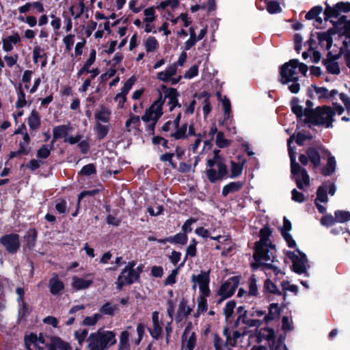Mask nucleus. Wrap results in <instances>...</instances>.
<instances>
[{"label":"nucleus","instance_id":"nucleus-11","mask_svg":"<svg viewBox=\"0 0 350 350\" xmlns=\"http://www.w3.org/2000/svg\"><path fill=\"white\" fill-rule=\"evenodd\" d=\"M192 323L189 322L181 337L182 350H193L197 343V336L192 330Z\"/></svg>","mask_w":350,"mask_h":350},{"label":"nucleus","instance_id":"nucleus-16","mask_svg":"<svg viewBox=\"0 0 350 350\" xmlns=\"http://www.w3.org/2000/svg\"><path fill=\"white\" fill-rule=\"evenodd\" d=\"M275 338V332L272 328L270 327H265L260 329L257 334V341L258 342L266 340L269 342L271 350H278V349L281 347V345H278L277 346L274 347Z\"/></svg>","mask_w":350,"mask_h":350},{"label":"nucleus","instance_id":"nucleus-37","mask_svg":"<svg viewBox=\"0 0 350 350\" xmlns=\"http://www.w3.org/2000/svg\"><path fill=\"white\" fill-rule=\"evenodd\" d=\"M243 170V163H237L234 161L230 163V178H234L241 176Z\"/></svg>","mask_w":350,"mask_h":350},{"label":"nucleus","instance_id":"nucleus-24","mask_svg":"<svg viewBox=\"0 0 350 350\" xmlns=\"http://www.w3.org/2000/svg\"><path fill=\"white\" fill-rule=\"evenodd\" d=\"M49 287L50 292L53 295H57L64 288V283L59 279L57 275H54L52 278L50 279L49 282Z\"/></svg>","mask_w":350,"mask_h":350},{"label":"nucleus","instance_id":"nucleus-18","mask_svg":"<svg viewBox=\"0 0 350 350\" xmlns=\"http://www.w3.org/2000/svg\"><path fill=\"white\" fill-rule=\"evenodd\" d=\"M25 343L28 350H43L44 339L42 334L38 336L31 333L25 336Z\"/></svg>","mask_w":350,"mask_h":350},{"label":"nucleus","instance_id":"nucleus-48","mask_svg":"<svg viewBox=\"0 0 350 350\" xmlns=\"http://www.w3.org/2000/svg\"><path fill=\"white\" fill-rule=\"evenodd\" d=\"M17 100L16 102V107L17 108H22L27 104V100L25 99V94L22 90L21 86H19L17 90Z\"/></svg>","mask_w":350,"mask_h":350},{"label":"nucleus","instance_id":"nucleus-3","mask_svg":"<svg viewBox=\"0 0 350 350\" xmlns=\"http://www.w3.org/2000/svg\"><path fill=\"white\" fill-rule=\"evenodd\" d=\"M88 341L90 350H105L116 342V334L112 331L99 329L90 335Z\"/></svg>","mask_w":350,"mask_h":350},{"label":"nucleus","instance_id":"nucleus-64","mask_svg":"<svg viewBox=\"0 0 350 350\" xmlns=\"http://www.w3.org/2000/svg\"><path fill=\"white\" fill-rule=\"evenodd\" d=\"M292 200L296 202L302 203L305 201L306 198L304 195L297 191L295 189H293L291 191Z\"/></svg>","mask_w":350,"mask_h":350},{"label":"nucleus","instance_id":"nucleus-23","mask_svg":"<svg viewBox=\"0 0 350 350\" xmlns=\"http://www.w3.org/2000/svg\"><path fill=\"white\" fill-rule=\"evenodd\" d=\"M198 100H202V111L204 116L206 117L211 111V103L209 100L210 96L206 92H202L196 94L194 96Z\"/></svg>","mask_w":350,"mask_h":350},{"label":"nucleus","instance_id":"nucleus-44","mask_svg":"<svg viewBox=\"0 0 350 350\" xmlns=\"http://www.w3.org/2000/svg\"><path fill=\"white\" fill-rule=\"evenodd\" d=\"M179 5V0H165L161 1L157 6L158 10H165L170 8L172 10L176 9Z\"/></svg>","mask_w":350,"mask_h":350},{"label":"nucleus","instance_id":"nucleus-1","mask_svg":"<svg viewBox=\"0 0 350 350\" xmlns=\"http://www.w3.org/2000/svg\"><path fill=\"white\" fill-rule=\"evenodd\" d=\"M271 230L269 227H264L260 230V240L256 243L254 258L259 264L263 265L267 275L272 271L275 275L281 271L273 264L275 258V248L269 240Z\"/></svg>","mask_w":350,"mask_h":350},{"label":"nucleus","instance_id":"nucleus-7","mask_svg":"<svg viewBox=\"0 0 350 350\" xmlns=\"http://www.w3.org/2000/svg\"><path fill=\"white\" fill-rule=\"evenodd\" d=\"M135 265L136 262L135 261H130L122 271L116 282L117 288L119 290H121L124 285L131 284L139 278L142 271V267L139 266L136 269H134Z\"/></svg>","mask_w":350,"mask_h":350},{"label":"nucleus","instance_id":"nucleus-63","mask_svg":"<svg viewBox=\"0 0 350 350\" xmlns=\"http://www.w3.org/2000/svg\"><path fill=\"white\" fill-rule=\"evenodd\" d=\"M198 242L195 239H192L189 245L187 247V256L193 257L196 254V245Z\"/></svg>","mask_w":350,"mask_h":350},{"label":"nucleus","instance_id":"nucleus-50","mask_svg":"<svg viewBox=\"0 0 350 350\" xmlns=\"http://www.w3.org/2000/svg\"><path fill=\"white\" fill-rule=\"evenodd\" d=\"M109 130V125H103L100 122H97L96 125V132L98 137L101 139H103L108 133Z\"/></svg>","mask_w":350,"mask_h":350},{"label":"nucleus","instance_id":"nucleus-35","mask_svg":"<svg viewBox=\"0 0 350 350\" xmlns=\"http://www.w3.org/2000/svg\"><path fill=\"white\" fill-rule=\"evenodd\" d=\"M28 124L31 129H37L40 125V118L39 113L33 110L31 111L29 118Z\"/></svg>","mask_w":350,"mask_h":350},{"label":"nucleus","instance_id":"nucleus-17","mask_svg":"<svg viewBox=\"0 0 350 350\" xmlns=\"http://www.w3.org/2000/svg\"><path fill=\"white\" fill-rule=\"evenodd\" d=\"M0 243L9 253H16L20 247L19 237L16 234H10L2 237Z\"/></svg>","mask_w":350,"mask_h":350},{"label":"nucleus","instance_id":"nucleus-13","mask_svg":"<svg viewBox=\"0 0 350 350\" xmlns=\"http://www.w3.org/2000/svg\"><path fill=\"white\" fill-rule=\"evenodd\" d=\"M349 11L350 3L348 2H339L333 7L327 4L324 10L325 19L336 18L341 12L347 13Z\"/></svg>","mask_w":350,"mask_h":350},{"label":"nucleus","instance_id":"nucleus-54","mask_svg":"<svg viewBox=\"0 0 350 350\" xmlns=\"http://www.w3.org/2000/svg\"><path fill=\"white\" fill-rule=\"evenodd\" d=\"M144 14L145 16L144 22H153L156 19L155 11L153 7L145 9L144 10Z\"/></svg>","mask_w":350,"mask_h":350},{"label":"nucleus","instance_id":"nucleus-8","mask_svg":"<svg viewBox=\"0 0 350 350\" xmlns=\"http://www.w3.org/2000/svg\"><path fill=\"white\" fill-rule=\"evenodd\" d=\"M165 98L160 94L159 98L155 100L151 106L146 109L145 114L142 117V120L146 122H150V129L153 130L157 120L163 115V105Z\"/></svg>","mask_w":350,"mask_h":350},{"label":"nucleus","instance_id":"nucleus-22","mask_svg":"<svg viewBox=\"0 0 350 350\" xmlns=\"http://www.w3.org/2000/svg\"><path fill=\"white\" fill-rule=\"evenodd\" d=\"M162 88L165 90V97L169 98V105H170V109L172 111L176 105L180 107L178 103V95L177 90L174 88H167L165 85H162Z\"/></svg>","mask_w":350,"mask_h":350},{"label":"nucleus","instance_id":"nucleus-52","mask_svg":"<svg viewBox=\"0 0 350 350\" xmlns=\"http://www.w3.org/2000/svg\"><path fill=\"white\" fill-rule=\"evenodd\" d=\"M327 70L333 75H338L340 73V68L338 64L333 60L327 61L325 62Z\"/></svg>","mask_w":350,"mask_h":350},{"label":"nucleus","instance_id":"nucleus-56","mask_svg":"<svg viewBox=\"0 0 350 350\" xmlns=\"http://www.w3.org/2000/svg\"><path fill=\"white\" fill-rule=\"evenodd\" d=\"M235 306L236 303L234 301H229L226 303L224 308V314L226 319L232 317Z\"/></svg>","mask_w":350,"mask_h":350},{"label":"nucleus","instance_id":"nucleus-29","mask_svg":"<svg viewBox=\"0 0 350 350\" xmlns=\"http://www.w3.org/2000/svg\"><path fill=\"white\" fill-rule=\"evenodd\" d=\"M280 313V309L278 304L273 303L271 304L269 308V313L265 315L263 321L267 323L270 321L275 319L277 318Z\"/></svg>","mask_w":350,"mask_h":350},{"label":"nucleus","instance_id":"nucleus-57","mask_svg":"<svg viewBox=\"0 0 350 350\" xmlns=\"http://www.w3.org/2000/svg\"><path fill=\"white\" fill-rule=\"evenodd\" d=\"M146 330V326L143 323H139L137 326V338L134 339V343L135 345H139L140 342L142 341L143 336L145 334Z\"/></svg>","mask_w":350,"mask_h":350},{"label":"nucleus","instance_id":"nucleus-47","mask_svg":"<svg viewBox=\"0 0 350 350\" xmlns=\"http://www.w3.org/2000/svg\"><path fill=\"white\" fill-rule=\"evenodd\" d=\"M319 42L323 46L329 50L332 44V39L331 36L327 33H322L319 36Z\"/></svg>","mask_w":350,"mask_h":350},{"label":"nucleus","instance_id":"nucleus-14","mask_svg":"<svg viewBox=\"0 0 350 350\" xmlns=\"http://www.w3.org/2000/svg\"><path fill=\"white\" fill-rule=\"evenodd\" d=\"M94 283V274L88 273L83 277L74 275L72 277L71 286L75 291H82L89 288Z\"/></svg>","mask_w":350,"mask_h":350},{"label":"nucleus","instance_id":"nucleus-6","mask_svg":"<svg viewBox=\"0 0 350 350\" xmlns=\"http://www.w3.org/2000/svg\"><path fill=\"white\" fill-rule=\"evenodd\" d=\"M297 68L304 75H306L308 72V66L304 63H300L297 59H291L284 64L280 71V82L283 84H287L291 81H297Z\"/></svg>","mask_w":350,"mask_h":350},{"label":"nucleus","instance_id":"nucleus-5","mask_svg":"<svg viewBox=\"0 0 350 350\" xmlns=\"http://www.w3.org/2000/svg\"><path fill=\"white\" fill-rule=\"evenodd\" d=\"M219 150H214V157L207 161L206 171L208 179L211 183L223 179L228 173L224 160L219 155Z\"/></svg>","mask_w":350,"mask_h":350},{"label":"nucleus","instance_id":"nucleus-26","mask_svg":"<svg viewBox=\"0 0 350 350\" xmlns=\"http://www.w3.org/2000/svg\"><path fill=\"white\" fill-rule=\"evenodd\" d=\"M143 44L147 53H154L159 48V43L155 37L149 36L144 40Z\"/></svg>","mask_w":350,"mask_h":350},{"label":"nucleus","instance_id":"nucleus-4","mask_svg":"<svg viewBox=\"0 0 350 350\" xmlns=\"http://www.w3.org/2000/svg\"><path fill=\"white\" fill-rule=\"evenodd\" d=\"M294 136H291L288 139V153L291 159V173L293 178L296 181L297 186L300 189H304L305 187L309 185L310 177L306 170L302 168L299 163L296 162L295 152L291 147Z\"/></svg>","mask_w":350,"mask_h":350},{"label":"nucleus","instance_id":"nucleus-15","mask_svg":"<svg viewBox=\"0 0 350 350\" xmlns=\"http://www.w3.org/2000/svg\"><path fill=\"white\" fill-rule=\"evenodd\" d=\"M239 284V278L238 277H232L226 280L220 287L219 295L223 299L232 296Z\"/></svg>","mask_w":350,"mask_h":350},{"label":"nucleus","instance_id":"nucleus-21","mask_svg":"<svg viewBox=\"0 0 350 350\" xmlns=\"http://www.w3.org/2000/svg\"><path fill=\"white\" fill-rule=\"evenodd\" d=\"M21 40L18 33L14 32L12 35L3 39V49L6 52H10L13 49V45L16 44Z\"/></svg>","mask_w":350,"mask_h":350},{"label":"nucleus","instance_id":"nucleus-43","mask_svg":"<svg viewBox=\"0 0 350 350\" xmlns=\"http://www.w3.org/2000/svg\"><path fill=\"white\" fill-rule=\"evenodd\" d=\"M323 8L321 6H315L312 8L306 14V18L307 20H312L316 18L317 21L321 22V18L318 17L322 12Z\"/></svg>","mask_w":350,"mask_h":350},{"label":"nucleus","instance_id":"nucleus-62","mask_svg":"<svg viewBox=\"0 0 350 350\" xmlns=\"http://www.w3.org/2000/svg\"><path fill=\"white\" fill-rule=\"evenodd\" d=\"M135 81V79L134 77H131L130 79H129L124 84V86L122 88L121 93H122L124 95H127V94L134 85Z\"/></svg>","mask_w":350,"mask_h":350},{"label":"nucleus","instance_id":"nucleus-42","mask_svg":"<svg viewBox=\"0 0 350 350\" xmlns=\"http://www.w3.org/2000/svg\"><path fill=\"white\" fill-rule=\"evenodd\" d=\"M85 5L83 2H79L77 4L73 5L70 8V12L75 18H79L84 12Z\"/></svg>","mask_w":350,"mask_h":350},{"label":"nucleus","instance_id":"nucleus-40","mask_svg":"<svg viewBox=\"0 0 350 350\" xmlns=\"http://www.w3.org/2000/svg\"><path fill=\"white\" fill-rule=\"evenodd\" d=\"M119 308L118 304H112L109 302L105 304L100 309L101 313L107 315H113Z\"/></svg>","mask_w":350,"mask_h":350},{"label":"nucleus","instance_id":"nucleus-60","mask_svg":"<svg viewBox=\"0 0 350 350\" xmlns=\"http://www.w3.org/2000/svg\"><path fill=\"white\" fill-rule=\"evenodd\" d=\"M228 140L225 139L222 132H218L216 135V144L219 148H224L229 145Z\"/></svg>","mask_w":350,"mask_h":350},{"label":"nucleus","instance_id":"nucleus-25","mask_svg":"<svg viewBox=\"0 0 350 350\" xmlns=\"http://www.w3.org/2000/svg\"><path fill=\"white\" fill-rule=\"evenodd\" d=\"M47 350H68V344L63 341L60 338L54 336L51 339V342L46 345Z\"/></svg>","mask_w":350,"mask_h":350},{"label":"nucleus","instance_id":"nucleus-39","mask_svg":"<svg viewBox=\"0 0 350 350\" xmlns=\"http://www.w3.org/2000/svg\"><path fill=\"white\" fill-rule=\"evenodd\" d=\"M140 124V119L139 116H131L126 122L125 126L128 132L137 130Z\"/></svg>","mask_w":350,"mask_h":350},{"label":"nucleus","instance_id":"nucleus-36","mask_svg":"<svg viewBox=\"0 0 350 350\" xmlns=\"http://www.w3.org/2000/svg\"><path fill=\"white\" fill-rule=\"evenodd\" d=\"M218 97L219 98L220 100L222 103L223 109L224 111V120L226 121L231 118V105L230 100L227 98L226 96L222 98L220 94H218Z\"/></svg>","mask_w":350,"mask_h":350},{"label":"nucleus","instance_id":"nucleus-38","mask_svg":"<svg viewBox=\"0 0 350 350\" xmlns=\"http://www.w3.org/2000/svg\"><path fill=\"white\" fill-rule=\"evenodd\" d=\"M69 128L66 125H60L55 126L53 131V139L59 138L66 137L68 133Z\"/></svg>","mask_w":350,"mask_h":350},{"label":"nucleus","instance_id":"nucleus-28","mask_svg":"<svg viewBox=\"0 0 350 350\" xmlns=\"http://www.w3.org/2000/svg\"><path fill=\"white\" fill-rule=\"evenodd\" d=\"M191 310L192 309L187 305L186 301L185 299H182L178 305V309L176 320L180 322L184 318L187 317L189 314H190Z\"/></svg>","mask_w":350,"mask_h":350},{"label":"nucleus","instance_id":"nucleus-49","mask_svg":"<svg viewBox=\"0 0 350 350\" xmlns=\"http://www.w3.org/2000/svg\"><path fill=\"white\" fill-rule=\"evenodd\" d=\"M267 10L269 14H278L282 12V8L278 1H271L267 3Z\"/></svg>","mask_w":350,"mask_h":350},{"label":"nucleus","instance_id":"nucleus-46","mask_svg":"<svg viewBox=\"0 0 350 350\" xmlns=\"http://www.w3.org/2000/svg\"><path fill=\"white\" fill-rule=\"evenodd\" d=\"M187 241V236L185 233H178L168 237V243L185 245Z\"/></svg>","mask_w":350,"mask_h":350},{"label":"nucleus","instance_id":"nucleus-2","mask_svg":"<svg viewBox=\"0 0 350 350\" xmlns=\"http://www.w3.org/2000/svg\"><path fill=\"white\" fill-rule=\"evenodd\" d=\"M291 105L292 111L297 118H303L306 123L322 125L327 128L332 126L334 112L330 107H319L314 110L303 109L302 106L299 104V100L296 98L292 100Z\"/></svg>","mask_w":350,"mask_h":350},{"label":"nucleus","instance_id":"nucleus-55","mask_svg":"<svg viewBox=\"0 0 350 350\" xmlns=\"http://www.w3.org/2000/svg\"><path fill=\"white\" fill-rule=\"evenodd\" d=\"M101 318V314H94L91 317H86L83 321V325L86 326H93L96 324L98 320Z\"/></svg>","mask_w":350,"mask_h":350},{"label":"nucleus","instance_id":"nucleus-34","mask_svg":"<svg viewBox=\"0 0 350 350\" xmlns=\"http://www.w3.org/2000/svg\"><path fill=\"white\" fill-rule=\"evenodd\" d=\"M209 295H200L197 299L198 309L196 313L194 314L196 317H198L201 313L205 312L207 310V301L206 297Z\"/></svg>","mask_w":350,"mask_h":350},{"label":"nucleus","instance_id":"nucleus-41","mask_svg":"<svg viewBox=\"0 0 350 350\" xmlns=\"http://www.w3.org/2000/svg\"><path fill=\"white\" fill-rule=\"evenodd\" d=\"M327 184L325 183L322 186H320L318 188L317 192V199L315 201L320 202H327L328 201V198L327 196Z\"/></svg>","mask_w":350,"mask_h":350},{"label":"nucleus","instance_id":"nucleus-20","mask_svg":"<svg viewBox=\"0 0 350 350\" xmlns=\"http://www.w3.org/2000/svg\"><path fill=\"white\" fill-rule=\"evenodd\" d=\"M319 150L322 153H325L328 156L327 163L322 171V173L325 176H329L335 172L336 170V160L335 158L331 155L330 152L323 148H319Z\"/></svg>","mask_w":350,"mask_h":350},{"label":"nucleus","instance_id":"nucleus-33","mask_svg":"<svg viewBox=\"0 0 350 350\" xmlns=\"http://www.w3.org/2000/svg\"><path fill=\"white\" fill-rule=\"evenodd\" d=\"M130 334L127 330L122 331L120 335L119 350H129Z\"/></svg>","mask_w":350,"mask_h":350},{"label":"nucleus","instance_id":"nucleus-19","mask_svg":"<svg viewBox=\"0 0 350 350\" xmlns=\"http://www.w3.org/2000/svg\"><path fill=\"white\" fill-rule=\"evenodd\" d=\"M152 326L149 328V332L152 338L157 340L161 336L163 330L157 311H154L152 314Z\"/></svg>","mask_w":350,"mask_h":350},{"label":"nucleus","instance_id":"nucleus-51","mask_svg":"<svg viewBox=\"0 0 350 350\" xmlns=\"http://www.w3.org/2000/svg\"><path fill=\"white\" fill-rule=\"evenodd\" d=\"M336 222L344 223L350 220V212L346 211H337L335 212Z\"/></svg>","mask_w":350,"mask_h":350},{"label":"nucleus","instance_id":"nucleus-45","mask_svg":"<svg viewBox=\"0 0 350 350\" xmlns=\"http://www.w3.org/2000/svg\"><path fill=\"white\" fill-rule=\"evenodd\" d=\"M46 57L44 49L40 46L36 44L33 49V60L34 63H38L39 59H43Z\"/></svg>","mask_w":350,"mask_h":350},{"label":"nucleus","instance_id":"nucleus-31","mask_svg":"<svg viewBox=\"0 0 350 350\" xmlns=\"http://www.w3.org/2000/svg\"><path fill=\"white\" fill-rule=\"evenodd\" d=\"M307 155L310 162L314 167H317L321 163V157L318 150L314 148H310L307 150Z\"/></svg>","mask_w":350,"mask_h":350},{"label":"nucleus","instance_id":"nucleus-10","mask_svg":"<svg viewBox=\"0 0 350 350\" xmlns=\"http://www.w3.org/2000/svg\"><path fill=\"white\" fill-rule=\"evenodd\" d=\"M191 282L193 283V289L196 288L198 284L200 288V294L204 295H210V289L208 287L210 278H209V271H201L198 275H193L191 276Z\"/></svg>","mask_w":350,"mask_h":350},{"label":"nucleus","instance_id":"nucleus-32","mask_svg":"<svg viewBox=\"0 0 350 350\" xmlns=\"http://www.w3.org/2000/svg\"><path fill=\"white\" fill-rule=\"evenodd\" d=\"M243 183L241 182H232L225 185L222 189V195L226 196L230 193L237 191L241 189Z\"/></svg>","mask_w":350,"mask_h":350},{"label":"nucleus","instance_id":"nucleus-53","mask_svg":"<svg viewBox=\"0 0 350 350\" xmlns=\"http://www.w3.org/2000/svg\"><path fill=\"white\" fill-rule=\"evenodd\" d=\"M187 125L183 124L180 127L178 128L175 132L171 133L170 135L174 137L176 139H184L187 137Z\"/></svg>","mask_w":350,"mask_h":350},{"label":"nucleus","instance_id":"nucleus-61","mask_svg":"<svg viewBox=\"0 0 350 350\" xmlns=\"http://www.w3.org/2000/svg\"><path fill=\"white\" fill-rule=\"evenodd\" d=\"M94 173H96V167L92 163L83 166L79 172L83 176H90Z\"/></svg>","mask_w":350,"mask_h":350},{"label":"nucleus","instance_id":"nucleus-58","mask_svg":"<svg viewBox=\"0 0 350 350\" xmlns=\"http://www.w3.org/2000/svg\"><path fill=\"white\" fill-rule=\"evenodd\" d=\"M249 288L250 295L256 296L258 295V287L254 275L252 276L249 280Z\"/></svg>","mask_w":350,"mask_h":350},{"label":"nucleus","instance_id":"nucleus-27","mask_svg":"<svg viewBox=\"0 0 350 350\" xmlns=\"http://www.w3.org/2000/svg\"><path fill=\"white\" fill-rule=\"evenodd\" d=\"M336 27L340 33L350 38V21L347 20L346 16H342L339 18Z\"/></svg>","mask_w":350,"mask_h":350},{"label":"nucleus","instance_id":"nucleus-59","mask_svg":"<svg viewBox=\"0 0 350 350\" xmlns=\"http://www.w3.org/2000/svg\"><path fill=\"white\" fill-rule=\"evenodd\" d=\"M264 321H261V320H258V319H250V318H247V317H243V319H242V322L247 325V326L249 327H258L259 326H260V325L262 324V323Z\"/></svg>","mask_w":350,"mask_h":350},{"label":"nucleus","instance_id":"nucleus-9","mask_svg":"<svg viewBox=\"0 0 350 350\" xmlns=\"http://www.w3.org/2000/svg\"><path fill=\"white\" fill-rule=\"evenodd\" d=\"M286 255L293 262V268L295 272L299 274L306 273L309 265L305 254L296 249L293 252H287Z\"/></svg>","mask_w":350,"mask_h":350},{"label":"nucleus","instance_id":"nucleus-12","mask_svg":"<svg viewBox=\"0 0 350 350\" xmlns=\"http://www.w3.org/2000/svg\"><path fill=\"white\" fill-rule=\"evenodd\" d=\"M157 79L163 82L170 83L172 85L178 83L182 77L177 75L176 65H170L163 71L157 73Z\"/></svg>","mask_w":350,"mask_h":350},{"label":"nucleus","instance_id":"nucleus-30","mask_svg":"<svg viewBox=\"0 0 350 350\" xmlns=\"http://www.w3.org/2000/svg\"><path fill=\"white\" fill-rule=\"evenodd\" d=\"M111 111L107 108L102 107L95 113V118L97 122L107 123L110 120Z\"/></svg>","mask_w":350,"mask_h":350}]
</instances>
